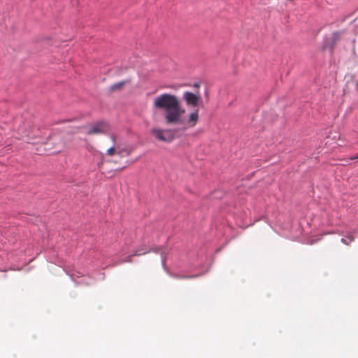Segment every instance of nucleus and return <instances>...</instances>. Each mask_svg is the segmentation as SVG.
Listing matches in <instances>:
<instances>
[{
	"mask_svg": "<svg viewBox=\"0 0 358 358\" xmlns=\"http://www.w3.org/2000/svg\"><path fill=\"white\" fill-rule=\"evenodd\" d=\"M111 138V140L113 141V143H115V148H116V155H118L120 156H123L124 155L128 156L130 155V150L125 148V147H123L122 145L119 144V143H116V136L115 135H112L110 136Z\"/></svg>",
	"mask_w": 358,
	"mask_h": 358,
	"instance_id": "39448f33",
	"label": "nucleus"
},
{
	"mask_svg": "<svg viewBox=\"0 0 358 358\" xmlns=\"http://www.w3.org/2000/svg\"><path fill=\"white\" fill-rule=\"evenodd\" d=\"M358 159V155H356L355 157H352L350 158L351 160H354V159Z\"/></svg>",
	"mask_w": 358,
	"mask_h": 358,
	"instance_id": "9b49d317",
	"label": "nucleus"
},
{
	"mask_svg": "<svg viewBox=\"0 0 358 358\" xmlns=\"http://www.w3.org/2000/svg\"><path fill=\"white\" fill-rule=\"evenodd\" d=\"M130 80H126L123 81L118 82L117 83H115L113 85H111L110 86V92H117L122 90L126 84L130 83Z\"/></svg>",
	"mask_w": 358,
	"mask_h": 358,
	"instance_id": "423d86ee",
	"label": "nucleus"
},
{
	"mask_svg": "<svg viewBox=\"0 0 358 358\" xmlns=\"http://www.w3.org/2000/svg\"><path fill=\"white\" fill-rule=\"evenodd\" d=\"M341 241H342L343 243H344L345 244H348V243L346 242V240H345V238H342V239H341Z\"/></svg>",
	"mask_w": 358,
	"mask_h": 358,
	"instance_id": "f8f14e48",
	"label": "nucleus"
},
{
	"mask_svg": "<svg viewBox=\"0 0 358 358\" xmlns=\"http://www.w3.org/2000/svg\"><path fill=\"white\" fill-rule=\"evenodd\" d=\"M153 108L164 110V120L167 125H185L187 128L194 127L199 120V110H193L185 117V108L179 98L172 94L164 93L152 100Z\"/></svg>",
	"mask_w": 358,
	"mask_h": 358,
	"instance_id": "f257e3e1",
	"label": "nucleus"
},
{
	"mask_svg": "<svg viewBox=\"0 0 358 358\" xmlns=\"http://www.w3.org/2000/svg\"><path fill=\"white\" fill-rule=\"evenodd\" d=\"M145 253H146V252H143V254H145ZM141 255H142L141 252H138V251H136L131 256L127 257L126 259L123 262H131L133 256H139Z\"/></svg>",
	"mask_w": 358,
	"mask_h": 358,
	"instance_id": "6e6552de",
	"label": "nucleus"
},
{
	"mask_svg": "<svg viewBox=\"0 0 358 358\" xmlns=\"http://www.w3.org/2000/svg\"><path fill=\"white\" fill-rule=\"evenodd\" d=\"M182 97L187 106L194 108L198 106L201 99L199 94H194L191 92H185Z\"/></svg>",
	"mask_w": 358,
	"mask_h": 358,
	"instance_id": "20e7f679",
	"label": "nucleus"
},
{
	"mask_svg": "<svg viewBox=\"0 0 358 358\" xmlns=\"http://www.w3.org/2000/svg\"><path fill=\"white\" fill-rule=\"evenodd\" d=\"M150 132L159 141L171 143L175 138V131L171 129L153 128Z\"/></svg>",
	"mask_w": 358,
	"mask_h": 358,
	"instance_id": "f03ea898",
	"label": "nucleus"
},
{
	"mask_svg": "<svg viewBox=\"0 0 358 358\" xmlns=\"http://www.w3.org/2000/svg\"><path fill=\"white\" fill-rule=\"evenodd\" d=\"M341 34L339 32H334L332 34L330 40L331 41V47L334 46L336 43L340 39Z\"/></svg>",
	"mask_w": 358,
	"mask_h": 358,
	"instance_id": "0eeeda50",
	"label": "nucleus"
},
{
	"mask_svg": "<svg viewBox=\"0 0 358 358\" xmlns=\"http://www.w3.org/2000/svg\"><path fill=\"white\" fill-rule=\"evenodd\" d=\"M110 130V125L107 122L99 121L92 124L86 134L87 135H98L107 133Z\"/></svg>",
	"mask_w": 358,
	"mask_h": 358,
	"instance_id": "7ed1b4c3",
	"label": "nucleus"
},
{
	"mask_svg": "<svg viewBox=\"0 0 358 358\" xmlns=\"http://www.w3.org/2000/svg\"><path fill=\"white\" fill-rule=\"evenodd\" d=\"M65 145H66L65 143H64V142H63V143H62V145H60V146H59V151H60V150H61V149H62L63 147H64Z\"/></svg>",
	"mask_w": 358,
	"mask_h": 358,
	"instance_id": "9d476101",
	"label": "nucleus"
},
{
	"mask_svg": "<svg viewBox=\"0 0 358 358\" xmlns=\"http://www.w3.org/2000/svg\"><path fill=\"white\" fill-rule=\"evenodd\" d=\"M106 153L109 156H113L116 154V148L115 145L110 148H108L106 151Z\"/></svg>",
	"mask_w": 358,
	"mask_h": 358,
	"instance_id": "1a4fd4ad",
	"label": "nucleus"
},
{
	"mask_svg": "<svg viewBox=\"0 0 358 358\" xmlns=\"http://www.w3.org/2000/svg\"><path fill=\"white\" fill-rule=\"evenodd\" d=\"M356 85H357V87L358 88V81L357 82Z\"/></svg>",
	"mask_w": 358,
	"mask_h": 358,
	"instance_id": "ddd939ff",
	"label": "nucleus"
}]
</instances>
